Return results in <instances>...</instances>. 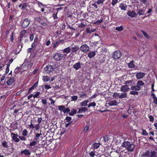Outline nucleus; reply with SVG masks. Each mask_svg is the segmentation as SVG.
Segmentation results:
<instances>
[{
	"label": "nucleus",
	"mask_w": 157,
	"mask_h": 157,
	"mask_svg": "<svg viewBox=\"0 0 157 157\" xmlns=\"http://www.w3.org/2000/svg\"><path fill=\"white\" fill-rule=\"evenodd\" d=\"M121 146L125 148L129 152H132L135 148L134 144L128 141H124L122 143Z\"/></svg>",
	"instance_id": "obj_1"
},
{
	"label": "nucleus",
	"mask_w": 157,
	"mask_h": 157,
	"mask_svg": "<svg viewBox=\"0 0 157 157\" xmlns=\"http://www.w3.org/2000/svg\"><path fill=\"white\" fill-rule=\"evenodd\" d=\"M44 88L46 90H48L52 88V87L50 86V85H45L44 86Z\"/></svg>",
	"instance_id": "obj_57"
},
{
	"label": "nucleus",
	"mask_w": 157,
	"mask_h": 157,
	"mask_svg": "<svg viewBox=\"0 0 157 157\" xmlns=\"http://www.w3.org/2000/svg\"><path fill=\"white\" fill-rule=\"evenodd\" d=\"M120 91L124 92L126 93L129 89L128 85H126L122 86L120 88Z\"/></svg>",
	"instance_id": "obj_11"
},
{
	"label": "nucleus",
	"mask_w": 157,
	"mask_h": 157,
	"mask_svg": "<svg viewBox=\"0 0 157 157\" xmlns=\"http://www.w3.org/2000/svg\"><path fill=\"white\" fill-rule=\"evenodd\" d=\"M38 5L39 6L40 8H43L44 7V5L41 2H38Z\"/></svg>",
	"instance_id": "obj_64"
},
{
	"label": "nucleus",
	"mask_w": 157,
	"mask_h": 157,
	"mask_svg": "<svg viewBox=\"0 0 157 157\" xmlns=\"http://www.w3.org/2000/svg\"><path fill=\"white\" fill-rule=\"evenodd\" d=\"M80 50L84 53H86L88 52L90 49L89 46L86 44H82L79 48Z\"/></svg>",
	"instance_id": "obj_9"
},
{
	"label": "nucleus",
	"mask_w": 157,
	"mask_h": 157,
	"mask_svg": "<svg viewBox=\"0 0 157 157\" xmlns=\"http://www.w3.org/2000/svg\"><path fill=\"white\" fill-rule=\"evenodd\" d=\"M19 139H20L21 140L23 141H25L27 139L26 136H19Z\"/></svg>",
	"instance_id": "obj_45"
},
{
	"label": "nucleus",
	"mask_w": 157,
	"mask_h": 157,
	"mask_svg": "<svg viewBox=\"0 0 157 157\" xmlns=\"http://www.w3.org/2000/svg\"><path fill=\"white\" fill-rule=\"evenodd\" d=\"M52 44H53V48H56L59 44V42H58L57 41H56L54 42H52Z\"/></svg>",
	"instance_id": "obj_28"
},
{
	"label": "nucleus",
	"mask_w": 157,
	"mask_h": 157,
	"mask_svg": "<svg viewBox=\"0 0 157 157\" xmlns=\"http://www.w3.org/2000/svg\"><path fill=\"white\" fill-rule=\"evenodd\" d=\"M88 109L87 107H83L79 109L78 112V113H81L83 112L87 111Z\"/></svg>",
	"instance_id": "obj_19"
},
{
	"label": "nucleus",
	"mask_w": 157,
	"mask_h": 157,
	"mask_svg": "<svg viewBox=\"0 0 157 157\" xmlns=\"http://www.w3.org/2000/svg\"><path fill=\"white\" fill-rule=\"evenodd\" d=\"M119 7L121 10L125 11L126 10V9L127 8V6L126 4H124L123 3H121L119 4Z\"/></svg>",
	"instance_id": "obj_16"
},
{
	"label": "nucleus",
	"mask_w": 157,
	"mask_h": 157,
	"mask_svg": "<svg viewBox=\"0 0 157 157\" xmlns=\"http://www.w3.org/2000/svg\"><path fill=\"white\" fill-rule=\"evenodd\" d=\"M91 157H94V156L96 155L95 151H91L89 153Z\"/></svg>",
	"instance_id": "obj_52"
},
{
	"label": "nucleus",
	"mask_w": 157,
	"mask_h": 157,
	"mask_svg": "<svg viewBox=\"0 0 157 157\" xmlns=\"http://www.w3.org/2000/svg\"><path fill=\"white\" fill-rule=\"evenodd\" d=\"M129 94L134 95H138L139 94V93L138 91L136 90H132L130 91Z\"/></svg>",
	"instance_id": "obj_34"
},
{
	"label": "nucleus",
	"mask_w": 157,
	"mask_h": 157,
	"mask_svg": "<svg viewBox=\"0 0 157 157\" xmlns=\"http://www.w3.org/2000/svg\"><path fill=\"white\" fill-rule=\"evenodd\" d=\"M89 102L88 100H84L82 102L80 103V105L81 106H86L87 105V103Z\"/></svg>",
	"instance_id": "obj_26"
},
{
	"label": "nucleus",
	"mask_w": 157,
	"mask_h": 157,
	"mask_svg": "<svg viewBox=\"0 0 157 157\" xmlns=\"http://www.w3.org/2000/svg\"><path fill=\"white\" fill-rule=\"evenodd\" d=\"M130 89L132 90L139 91L140 90L137 86H132L130 87Z\"/></svg>",
	"instance_id": "obj_24"
},
{
	"label": "nucleus",
	"mask_w": 157,
	"mask_h": 157,
	"mask_svg": "<svg viewBox=\"0 0 157 157\" xmlns=\"http://www.w3.org/2000/svg\"><path fill=\"white\" fill-rule=\"evenodd\" d=\"M40 94V92H37L35 94L33 95V97L34 98H38Z\"/></svg>",
	"instance_id": "obj_53"
},
{
	"label": "nucleus",
	"mask_w": 157,
	"mask_h": 157,
	"mask_svg": "<svg viewBox=\"0 0 157 157\" xmlns=\"http://www.w3.org/2000/svg\"><path fill=\"white\" fill-rule=\"evenodd\" d=\"M96 55V52L95 51H92L90 52L88 54V57L90 59H91L94 57Z\"/></svg>",
	"instance_id": "obj_21"
},
{
	"label": "nucleus",
	"mask_w": 157,
	"mask_h": 157,
	"mask_svg": "<svg viewBox=\"0 0 157 157\" xmlns=\"http://www.w3.org/2000/svg\"><path fill=\"white\" fill-rule=\"evenodd\" d=\"M28 132L26 129H24L22 132V135L24 136H27Z\"/></svg>",
	"instance_id": "obj_36"
},
{
	"label": "nucleus",
	"mask_w": 157,
	"mask_h": 157,
	"mask_svg": "<svg viewBox=\"0 0 157 157\" xmlns=\"http://www.w3.org/2000/svg\"><path fill=\"white\" fill-rule=\"evenodd\" d=\"M35 128L36 130H38L40 128V124H38L35 125Z\"/></svg>",
	"instance_id": "obj_63"
},
{
	"label": "nucleus",
	"mask_w": 157,
	"mask_h": 157,
	"mask_svg": "<svg viewBox=\"0 0 157 157\" xmlns=\"http://www.w3.org/2000/svg\"><path fill=\"white\" fill-rule=\"evenodd\" d=\"M118 104V103L116 100L110 101L108 103V104L110 106L117 105Z\"/></svg>",
	"instance_id": "obj_17"
},
{
	"label": "nucleus",
	"mask_w": 157,
	"mask_h": 157,
	"mask_svg": "<svg viewBox=\"0 0 157 157\" xmlns=\"http://www.w3.org/2000/svg\"><path fill=\"white\" fill-rule=\"evenodd\" d=\"M26 31L24 29L22 30L20 33V34H21L22 35H25L26 33Z\"/></svg>",
	"instance_id": "obj_59"
},
{
	"label": "nucleus",
	"mask_w": 157,
	"mask_h": 157,
	"mask_svg": "<svg viewBox=\"0 0 157 157\" xmlns=\"http://www.w3.org/2000/svg\"><path fill=\"white\" fill-rule=\"evenodd\" d=\"M77 111L75 109H73L71 112H70L69 114L70 116H72L75 114L76 113Z\"/></svg>",
	"instance_id": "obj_29"
},
{
	"label": "nucleus",
	"mask_w": 157,
	"mask_h": 157,
	"mask_svg": "<svg viewBox=\"0 0 157 157\" xmlns=\"http://www.w3.org/2000/svg\"><path fill=\"white\" fill-rule=\"evenodd\" d=\"M54 70L53 66L48 64L44 68V71L47 74H50Z\"/></svg>",
	"instance_id": "obj_5"
},
{
	"label": "nucleus",
	"mask_w": 157,
	"mask_h": 157,
	"mask_svg": "<svg viewBox=\"0 0 157 157\" xmlns=\"http://www.w3.org/2000/svg\"><path fill=\"white\" fill-rule=\"evenodd\" d=\"M2 144V146L5 148H7L9 147L7 142L6 141L3 142Z\"/></svg>",
	"instance_id": "obj_38"
},
{
	"label": "nucleus",
	"mask_w": 157,
	"mask_h": 157,
	"mask_svg": "<svg viewBox=\"0 0 157 157\" xmlns=\"http://www.w3.org/2000/svg\"><path fill=\"white\" fill-rule=\"evenodd\" d=\"M71 46L65 48L63 50L64 55L66 56L67 54L71 53Z\"/></svg>",
	"instance_id": "obj_13"
},
{
	"label": "nucleus",
	"mask_w": 157,
	"mask_h": 157,
	"mask_svg": "<svg viewBox=\"0 0 157 157\" xmlns=\"http://www.w3.org/2000/svg\"><path fill=\"white\" fill-rule=\"evenodd\" d=\"M143 156H147V157H156L157 152L155 151L150 152L148 150L143 153Z\"/></svg>",
	"instance_id": "obj_2"
},
{
	"label": "nucleus",
	"mask_w": 157,
	"mask_h": 157,
	"mask_svg": "<svg viewBox=\"0 0 157 157\" xmlns=\"http://www.w3.org/2000/svg\"><path fill=\"white\" fill-rule=\"evenodd\" d=\"M14 81V78L13 77H12L7 81L6 83L8 85L10 86L12 85Z\"/></svg>",
	"instance_id": "obj_18"
},
{
	"label": "nucleus",
	"mask_w": 157,
	"mask_h": 157,
	"mask_svg": "<svg viewBox=\"0 0 157 157\" xmlns=\"http://www.w3.org/2000/svg\"><path fill=\"white\" fill-rule=\"evenodd\" d=\"M118 2V0H112L111 4L113 6H114Z\"/></svg>",
	"instance_id": "obj_51"
},
{
	"label": "nucleus",
	"mask_w": 157,
	"mask_h": 157,
	"mask_svg": "<svg viewBox=\"0 0 157 157\" xmlns=\"http://www.w3.org/2000/svg\"><path fill=\"white\" fill-rule=\"evenodd\" d=\"M30 22V20L28 18H26L24 19L21 24V27L23 29L27 28Z\"/></svg>",
	"instance_id": "obj_6"
},
{
	"label": "nucleus",
	"mask_w": 157,
	"mask_h": 157,
	"mask_svg": "<svg viewBox=\"0 0 157 157\" xmlns=\"http://www.w3.org/2000/svg\"><path fill=\"white\" fill-rule=\"evenodd\" d=\"M119 94L118 93H114L113 95V97L114 98H117L119 96Z\"/></svg>",
	"instance_id": "obj_54"
},
{
	"label": "nucleus",
	"mask_w": 157,
	"mask_h": 157,
	"mask_svg": "<svg viewBox=\"0 0 157 157\" xmlns=\"http://www.w3.org/2000/svg\"><path fill=\"white\" fill-rule=\"evenodd\" d=\"M80 92H78V94L79 95L80 98H82L83 96H85L86 97V96L87 95V94L85 93H80Z\"/></svg>",
	"instance_id": "obj_43"
},
{
	"label": "nucleus",
	"mask_w": 157,
	"mask_h": 157,
	"mask_svg": "<svg viewBox=\"0 0 157 157\" xmlns=\"http://www.w3.org/2000/svg\"><path fill=\"white\" fill-rule=\"evenodd\" d=\"M41 135H42V134L41 133H37L35 134L36 137L34 139V140L35 141H37L39 137Z\"/></svg>",
	"instance_id": "obj_42"
},
{
	"label": "nucleus",
	"mask_w": 157,
	"mask_h": 157,
	"mask_svg": "<svg viewBox=\"0 0 157 157\" xmlns=\"http://www.w3.org/2000/svg\"><path fill=\"white\" fill-rule=\"evenodd\" d=\"M124 29V27L122 25H121L120 27H117L115 30L118 31H121Z\"/></svg>",
	"instance_id": "obj_39"
},
{
	"label": "nucleus",
	"mask_w": 157,
	"mask_h": 157,
	"mask_svg": "<svg viewBox=\"0 0 157 157\" xmlns=\"http://www.w3.org/2000/svg\"><path fill=\"white\" fill-rule=\"evenodd\" d=\"M78 97L77 96H74L71 97L72 101H75L77 100Z\"/></svg>",
	"instance_id": "obj_56"
},
{
	"label": "nucleus",
	"mask_w": 157,
	"mask_h": 157,
	"mask_svg": "<svg viewBox=\"0 0 157 157\" xmlns=\"http://www.w3.org/2000/svg\"><path fill=\"white\" fill-rule=\"evenodd\" d=\"M82 65V64L79 62L73 65V67L76 70H78L81 68Z\"/></svg>",
	"instance_id": "obj_14"
},
{
	"label": "nucleus",
	"mask_w": 157,
	"mask_h": 157,
	"mask_svg": "<svg viewBox=\"0 0 157 157\" xmlns=\"http://www.w3.org/2000/svg\"><path fill=\"white\" fill-rule=\"evenodd\" d=\"M20 68V67H17L14 70V72L15 74L18 73V71L19 70Z\"/></svg>",
	"instance_id": "obj_62"
},
{
	"label": "nucleus",
	"mask_w": 157,
	"mask_h": 157,
	"mask_svg": "<svg viewBox=\"0 0 157 157\" xmlns=\"http://www.w3.org/2000/svg\"><path fill=\"white\" fill-rule=\"evenodd\" d=\"M64 57V55L60 53L56 52L54 54L53 58L56 61L62 60Z\"/></svg>",
	"instance_id": "obj_3"
},
{
	"label": "nucleus",
	"mask_w": 157,
	"mask_h": 157,
	"mask_svg": "<svg viewBox=\"0 0 157 157\" xmlns=\"http://www.w3.org/2000/svg\"><path fill=\"white\" fill-rule=\"evenodd\" d=\"M31 154V152L29 150L25 149L24 150L21 151L20 152V155H23L27 156L30 155Z\"/></svg>",
	"instance_id": "obj_12"
},
{
	"label": "nucleus",
	"mask_w": 157,
	"mask_h": 157,
	"mask_svg": "<svg viewBox=\"0 0 157 157\" xmlns=\"http://www.w3.org/2000/svg\"><path fill=\"white\" fill-rule=\"evenodd\" d=\"M71 53L70 56L72 55V56H75L76 52L79 50V46L77 45H74V46H72L71 47Z\"/></svg>",
	"instance_id": "obj_7"
},
{
	"label": "nucleus",
	"mask_w": 157,
	"mask_h": 157,
	"mask_svg": "<svg viewBox=\"0 0 157 157\" xmlns=\"http://www.w3.org/2000/svg\"><path fill=\"white\" fill-rule=\"evenodd\" d=\"M145 73L143 72H138L136 74V76L138 79L143 78L145 76Z\"/></svg>",
	"instance_id": "obj_15"
},
{
	"label": "nucleus",
	"mask_w": 157,
	"mask_h": 157,
	"mask_svg": "<svg viewBox=\"0 0 157 157\" xmlns=\"http://www.w3.org/2000/svg\"><path fill=\"white\" fill-rule=\"evenodd\" d=\"M72 119V118L70 116H67L66 117L64 121H66V122H69L71 121Z\"/></svg>",
	"instance_id": "obj_44"
},
{
	"label": "nucleus",
	"mask_w": 157,
	"mask_h": 157,
	"mask_svg": "<svg viewBox=\"0 0 157 157\" xmlns=\"http://www.w3.org/2000/svg\"><path fill=\"white\" fill-rule=\"evenodd\" d=\"M133 82L132 80H128L126 81L124 83L125 84H128L129 85H131L132 84V83Z\"/></svg>",
	"instance_id": "obj_46"
},
{
	"label": "nucleus",
	"mask_w": 157,
	"mask_h": 157,
	"mask_svg": "<svg viewBox=\"0 0 157 157\" xmlns=\"http://www.w3.org/2000/svg\"><path fill=\"white\" fill-rule=\"evenodd\" d=\"M96 105V103L94 102H93L89 103L88 105V108H90L92 106L93 107H95Z\"/></svg>",
	"instance_id": "obj_40"
},
{
	"label": "nucleus",
	"mask_w": 157,
	"mask_h": 157,
	"mask_svg": "<svg viewBox=\"0 0 157 157\" xmlns=\"http://www.w3.org/2000/svg\"><path fill=\"white\" fill-rule=\"evenodd\" d=\"M96 31L95 29H90V27H88L86 29V31L87 33H90L94 32Z\"/></svg>",
	"instance_id": "obj_23"
},
{
	"label": "nucleus",
	"mask_w": 157,
	"mask_h": 157,
	"mask_svg": "<svg viewBox=\"0 0 157 157\" xmlns=\"http://www.w3.org/2000/svg\"><path fill=\"white\" fill-rule=\"evenodd\" d=\"M42 79L44 82H46L49 81L50 78L48 76H43Z\"/></svg>",
	"instance_id": "obj_31"
},
{
	"label": "nucleus",
	"mask_w": 157,
	"mask_h": 157,
	"mask_svg": "<svg viewBox=\"0 0 157 157\" xmlns=\"http://www.w3.org/2000/svg\"><path fill=\"white\" fill-rule=\"evenodd\" d=\"M41 102L44 105L46 104L47 103V100L45 99H42Z\"/></svg>",
	"instance_id": "obj_60"
},
{
	"label": "nucleus",
	"mask_w": 157,
	"mask_h": 157,
	"mask_svg": "<svg viewBox=\"0 0 157 157\" xmlns=\"http://www.w3.org/2000/svg\"><path fill=\"white\" fill-rule=\"evenodd\" d=\"M27 7V5L26 3H23L21 9L23 11Z\"/></svg>",
	"instance_id": "obj_47"
},
{
	"label": "nucleus",
	"mask_w": 157,
	"mask_h": 157,
	"mask_svg": "<svg viewBox=\"0 0 157 157\" xmlns=\"http://www.w3.org/2000/svg\"><path fill=\"white\" fill-rule=\"evenodd\" d=\"M100 144L99 143H94L92 145L94 149H97L99 147Z\"/></svg>",
	"instance_id": "obj_25"
},
{
	"label": "nucleus",
	"mask_w": 157,
	"mask_h": 157,
	"mask_svg": "<svg viewBox=\"0 0 157 157\" xmlns=\"http://www.w3.org/2000/svg\"><path fill=\"white\" fill-rule=\"evenodd\" d=\"M86 22L84 24L83 22H81L80 24L78 25V27L80 28H83L86 26Z\"/></svg>",
	"instance_id": "obj_41"
},
{
	"label": "nucleus",
	"mask_w": 157,
	"mask_h": 157,
	"mask_svg": "<svg viewBox=\"0 0 157 157\" xmlns=\"http://www.w3.org/2000/svg\"><path fill=\"white\" fill-rule=\"evenodd\" d=\"M127 94L126 93L123 92L121 94V95L119 96V98H123L127 97Z\"/></svg>",
	"instance_id": "obj_30"
},
{
	"label": "nucleus",
	"mask_w": 157,
	"mask_h": 157,
	"mask_svg": "<svg viewBox=\"0 0 157 157\" xmlns=\"http://www.w3.org/2000/svg\"><path fill=\"white\" fill-rule=\"evenodd\" d=\"M121 56V53L120 51H114L112 55V57L115 60L119 59Z\"/></svg>",
	"instance_id": "obj_8"
},
{
	"label": "nucleus",
	"mask_w": 157,
	"mask_h": 157,
	"mask_svg": "<svg viewBox=\"0 0 157 157\" xmlns=\"http://www.w3.org/2000/svg\"><path fill=\"white\" fill-rule=\"evenodd\" d=\"M11 136L13 141L16 143H18L20 141V139L18 138L19 135L13 132L11 133Z\"/></svg>",
	"instance_id": "obj_10"
},
{
	"label": "nucleus",
	"mask_w": 157,
	"mask_h": 157,
	"mask_svg": "<svg viewBox=\"0 0 157 157\" xmlns=\"http://www.w3.org/2000/svg\"><path fill=\"white\" fill-rule=\"evenodd\" d=\"M29 39L30 41H32L34 39V35L33 34H32L31 35H30L29 37Z\"/></svg>",
	"instance_id": "obj_61"
},
{
	"label": "nucleus",
	"mask_w": 157,
	"mask_h": 157,
	"mask_svg": "<svg viewBox=\"0 0 157 157\" xmlns=\"http://www.w3.org/2000/svg\"><path fill=\"white\" fill-rule=\"evenodd\" d=\"M134 61H131L128 64V67L131 68H134L135 67V65L134 64Z\"/></svg>",
	"instance_id": "obj_33"
},
{
	"label": "nucleus",
	"mask_w": 157,
	"mask_h": 157,
	"mask_svg": "<svg viewBox=\"0 0 157 157\" xmlns=\"http://www.w3.org/2000/svg\"><path fill=\"white\" fill-rule=\"evenodd\" d=\"M141 32L142 33L143 35L147 39H149V35L147 34V33L142 30H141Z\"/></svg>",
	"instance_id": "obj_37"
},
{
	"label": "nucleus",
	"mask_w": 157,
	"mask_h": 157,
	"mask_svg": "<svg viewBox=\"0 0 157 157\" xmlns=\"http://www.w3.org/2000/svg\"><path fill=\"white\" fill-rule=\"evenodd\" d=\"M13 35H14V32H13L12 33L11 35L10 36V40L11 42H12V43L13 42V40H14Z\"/></svg>",
	"instance_id": "obj_50"
},
{
	"label": "nucleus",
	"mask_w": 157,
	"mask_h": 157,
	"mask_svg": "<svg viewBox=\"0 0 157 157\" xmlns=\"http://www.w3.org/2000/svg\"><path fill=\"white\" fill-rule=\"evenodd\" d=\"M137 13L140 15H143L144 14V11L142 9H137Z\"/></svg>",
	"instance_id": "obj_35"
},
{
	"label": "nucleus",
	"mask_w": 157,
	"mask_h": 157,
	"mask_svg": "<svg viewBox=\"0 0 157 157\" xmlns=\"http://www.w3.org/2000/svg\"><path fill=\"white\" fill-rule=\"evenodd\" d=\"M128 15L131 17H134L136 16V13L134 11H128Z\"/></svg>",
	"instance_id": "obj_22"
},
{
	"label": "nucleus",
	"mask_w": 157,
	"mask_h": 157,
	"mask_svg": "<svg viewBox=\"0 0 157 157\" xmlns=\"http://www.w3.org/2000/svg\"><path fill=\"white\" fill-rule=\"evenodd\" d=\"M148 117L149 119V121L150 122H153L154 120V118L151 115H150Z\"/></svg>",
	"instance_id": "obj_55"
},
{
	"label": "nucleus",
	"mask_w": 157,
	"mask_h": 157,
	"mask_svg": "<svg viewBox=\"0 0 157 157\" xmlns=\"http://www.w3.org/2000/svg\"><path fill=\"white\" fill-rule=\"evenodd\" d=\"M34 19L35 21L38 22L39 23H41V22L42 20V18L40 17V16L35 17L34 18Z\"/></svg>",
	"instance_id": "obj_32"
},
{
	"label": "nucleus",
	"mask_w": 157,
	"mask_h": 157,
	"mask_svg": "<svg viewBox=\"0 0 157 157\" xmlns=\"http://www.w3.org/2000/svg\"><path fill=\"white\" fill-rule=\"evenodd\" d=\"M142 134L143 135L146 136L148 135V133L147 132V131L143 129H142Z\"/></svg>",
	"instance_id": "obj_49"
},
{
	"label": "nucleus",
	"mask_w": 157,
	"mask_h": 157,
	"mask_svg": "<svg viewBox=\"0 0 157 157\" xmlns=\"http://www.w3.org/2000/svg\"><path fill=\"white\" fill-rule=\"evenodd\" d=\"M103 138L104 142L106 143V144L108 143V141L110 140L109 137L108 136H104Z\"/></svg>",
	"instance_id": "obj_27"
},
{
	"label": "nucleus",
	"mask_w": 157,
	"mask_h": 157,
	"mask_svg": "<svg viewBox=\"0 0 157 157\" xmlns=\"http://www.w3.org/2000/svg\"><path fill=\"white\" fill-rule=\"evenodd\" d=\"M99 61L101 63H103L105 62V59H104V57H103V59H102L101 58H100L99 59Z\"/></svg>",
	"instance_id": "obj_58"
},
{
	"label": "nucleus",
	"mask_w": 157,
	"mask_h": 157,
	"mask_svg": "<svg viewBox=\"0 0 157 157\" xmlns=\"http://www.w3.org/2000/svg\"><path fill=\"white\" fill-rule=\"evenodd\" d=\"M36 141L35 140L31 142L29 144V146H32L35 145L37 144Z\"/></svg>",
	"instance_id": "obj_48"
},
{
	"label": "nucleus",
	"mask_w": 157,
	"mask_h": 157,
	"mask_svg": "<svg viewBox=\"0 0 157 157\" xmlns=\"http://www.w3.org/2000/svg\"><path fill=\"white\" fill-rule=\"evenodd\" d=\"M58 109L61 111H63L64 114H67L70 111L69 108H66L64 105L58 106Z\"/></svg>",
	"instance_id": "obj_4"
},
{
	"label": "nucleus",
	"mask_w": 157,
	"mask_h": 157,
	"mask_svg": "<svg viewBox=\"0 0 157 157\" xmlns=\"http://www.w3.org/2000/svg\"><path fill=\"white\" fill-rule=\"evenodd\" d=\"M144 82L142 80H139L137 82V85L140 90L141 87L144 85Z\"/></svg>",
	"instance_id": "obj_20"
}]
</instances>
